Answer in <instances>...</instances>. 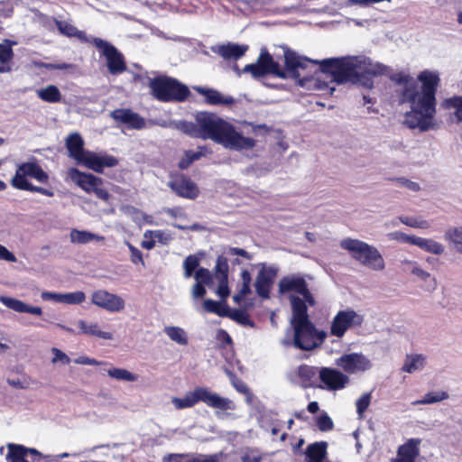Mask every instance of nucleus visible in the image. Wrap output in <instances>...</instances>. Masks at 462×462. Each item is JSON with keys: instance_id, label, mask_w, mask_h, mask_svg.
<instances>
[{"instance_id": "1", "label": "nucleus", "mask_w": 462, "mask_h": 462, "mask_svg": "<svg viewBox=\"0 0 462 462\" xmlns=\"http://www.w3.org/2000/svg\"><path fill=\"white\" fill-rule=\"evenodd\" d=\"M284 62L285 69H282L267 50L263 48L256 62L245 65L242 71L250 73L254 79L272 74L282 79H298L299 85L302 87L322 88L319 83V79L310 76V65L319 64L318 60L303 58L292 51L285 50ZM319 65L321 72L329 74L337 83L351 81L368 88L372 83L367 76L382 75L387 70L384 65L373 62L365 56L326 59L321 60Z\"/></svg>"}, {"instance_id": "2", "label": "nucleus", "mask_w": 462, "mask_h": 462, "mask_svg": "<svg viewBox=\"0 0 462 462\" xmlns=\"http://www.w3.org/2000/svg\"><path fill=\"white\" fill-rule=\"evenodd\" d=\"M419 80L421 85L407 76L400 78V82L404 83L402 101L410 103L411 106V111L405 116V124L410 128L428 131L434 127L435 91L439 77L436 73L426 70L419 75Z\"/></svg>"}, {"instance_id": "3", "label": "nucleus", "mask_w": 462, "mask_h": 462, "mask_svg": "<svg viewBox=\"0 0 462 462\" xmlns=\"http://www.w3.org/2000/svg\"><path fill=\"white\" fill-rule=\"evenodd\" d=\"M183 129L192 136L211 139L227 149H251L255 144L254 139L243 136L230 123L208 112L198 113L196 125L185 123Z\"/></svg>"}, {"instance_id": "4", "label": "nucleus", "mask_w": 462, "mask_h": 462, "mask_svg": "<svg viewBox=\"0 0 462 462\" xmlns=\"http://www.w3.org/2000/svg\"><path fill=\"white\" fill-rule=\"evenodd\" d=\"M291 304L293 337L291 340H282V344L284 346L291 345L304 351H310L321 346L328 334L324 330H319L310 320L305 302L298 297L291 296Z\"/></svg>"}, {"instance_id": "5", "label": "nucleus", "mask_w": 462, "mask_h": 462, "mask_svg": "<svg viewBox=\"0 0 462 462\" xmlns=\"http://www.w3.org/2000/svg\"><path fill=\"white\" fill-rule=\"evenodd\" d=\"M340 246L361 265L375 272H383L385 269V261L375 246L353 238L343 239Z\"/></svg>"}, {"instance_id": "6", "label": "nucleus", "mask_w": 462, "mask_h": 462, "mask_svg": "<svg viewBox=\"0 0 462 462\" xmlns=\"http://www.w3.org/2000/svg\"><path fill=\"white\" fill-rule=\"evenodd\" d=\"M199 402L219 411H228L236 408L232 400L221 397L206 387H196L192 392H188L183 397L171 398V403L177 410L191 408Z\"/></svg>"}, {"instance_id": "7", "label": "nucleus", "mask_w": 462, "mask_h": 462, "mask_svg": "<svg viewBox=\"0 0 462 462\" xmlns=\"http://www.w3.org/2000/svg\"><path fill=\"white\" fill-rule=\"evenodd\" d=\"M150 87L153 96L164 102L183 101L189 94L186 86L171 78L154 79Z\"/></svg>"}, {"instance_id": "8", "label": "nucleus", "mask_w": 462, "mask_h": 462, "mask_svg": "<svg viewBox=\"0 0 462 462\" xmlns=\"http://www.w3.org/2000/svg\"><path fill=\"white\" fill-rule=\"evenodd\" d=\"M279 290L282 293H290V298L295 296L305 302V305H315V300L308 289V285L303 277L300 275H290L281 279Z\"/></svg>"}, {"instance_id": "9", "label": "nucleus", "mask_w": 462, "mask_h": 462, "mask_svg": "<svg viewBox=\"0 0 462 462\" xmlns=\"http://www.w3.org/2000/svg\"><path fill=\"white\" fill-rule=\"evenodd\" d=\"M69 178L83 190L88 193H94L97 198L107 200L109 194L101 186L103 181L100 178L91 174L80 171L76 168H71L69 171Z\"/></svg>"}, {"instance_id": "10", "label": "nucleus", "mask_w": 462, "mask_h": 462, "mask_svg": "<svg viewBox=\"0 0 462 462\" xmlns=\"http://www.w3.org/2000/svg\"><path fill=\"white\" fill-rule=\"evenodd\" d=\"M363 322V315L354 310H340L332 319L330 334L341 338L348 329L360 327Z\"/></svg>"}, {"instance_id": "11", "label": "nucleus", "mask_w": 462, "mask_h": 462, "mask_svg": "<svg viewBox=\"0 0 462 462\" xmlns=\"http://www.w3.org/2000/svg\"><path fill=\"white\" fill-rule=\"evenodd\" d=\"M26 177L32 178L41 183L49 182V175L42 170L35 158L18 165L14 176L11 180L12 186L19 184V181L27 180Z\"/></svg>"}, {"instance_id": "12", "label": "nucleus", "mask_w": 462, "mask_h": 462, "mask_svg": "<svg viewBox=\"0 0 462 462\" xmlns=\"http://www.w3.org/2000/svg\"><path fill=\"white\" fill-rule=\"evenodd\" d=\"M7 448V462H47L48 457L43 456L35 448L14 443H9Z\"/></svg>"}, {"instance_id": "13", "label": "nucleus", "mask_w": 462, "mask_h": 462, "mask_svg": "<svg viewBox=\"0 0 462 462\" xmlns=\"http://www.w3.org/2000/svg\"><path fill=\"white\" fill-rule=\"evenodd\" d=\"M168 186L178 196L189 199H196L199 193L197 184L183 174L171 175Z\"/></svg>"}, {"instance_id": "14", "label": "nucleus", "mask_w": 462, "mask_h": 462, "mask_svg": "<svg viewBox=\"0 0 462 462\" xmlns=\"http://www.w3.org/2000/svg\"><path fill=\"white\" fill-rule=\"evenodd\" d=\"M336 364L348 374L364 372L371 368L370 360L362 354H345L337 359Z\"/></svg>"}, {"instance_id": "15", "label": "nucleus", "mask_w": 462, "mask_h": 462, "mask_svg": "<svg viewBox=\"0 0 462 462\" xmlns=\"http://www.w3.org/2000/svg\"><path fill=\"white\" fill-rule=\"evenodd\" d=\"M77 164L90 169L96 172H102L105 167L116 165V158L112 156L99 155L94 152L87 151L77 162Z\"/></svg>"}, {"instance_id": "16", "label": "nucleus", "mask_w": 462, "mask_h": 462, "mask_svg": "<svg viewBox=\"0 0 462 462\" xmlns=\"http://www.w3.org/2000/svg\"><path fill=\"white\" fill-rule=\"evenodd\" d=\"M320 381L328 390L336 391L343 389L349 382L347 375L338 370L323 367L319 371Z\"/></svg>"}, {"instance_id": "17", "label": "nucleus", "mask_w": 462, "mask_h": 462, "mask_svg": "<svg viewBox=\"0 0 462 462\" xmlns=\"http://www.w3.org/2000/svg\"><path fill=\"white\" fill-rule=\"evenodd\" d=\"M277 275V268L263 266L259 272L254 287L259 296L268 298L272 284Z\"/></svg>"}, {"instance_id": "18", "label": "nucleus", "mask_w": 462, "mask_h": 462, "mask_svg": "<svg viewBox=\"0 0 462 462\" xmlns=\"http://www.w3.org/2000/svg\"><path fill=\"white\" fill-rule=\"evenodd\" d=\"M318 368L307 365H301L290 375L291 381L303 388L310 387L314 384Z\"/></svg>"}, {"instance_id": "19", "label": "nucleus", "mask_w": 462, "mask_h": 462, "mask_svg": "<svg viewBox=\"0 0 462 462\" xmlns=\"http://www.w3.org/2000/svg\"><path fill=\"white\" fill-rule=\"evenodd\" d=\"M65 145L68 150L69 157L77 162L87 152L84 149V140L79 133L69 134L66 140Z\"/></svg>"}, {"instance_id": "20", "label": "nucleus", "mask_w": 462, "mask_h": 462, "mask_svg": "<svg viewBox=\"0 0 462 462\" xmlns=\"http://www.w3.org/2000/svg\"><path fill=\"white\" fill-rule=\"evenodd\" d=\"M248 47L247 45H239L235 43H227L225 45H217L212 48L215 53L226 60H237L245 55Z\"/></svg>"}, {"instance_id": "21", "label": "nucleus", "mask_w": 462, "mask_h": 462, "mask_svg": "<svg viewBox=\"0 0 462 462\" xmlns=\"http://www.w3.org/2000/svg\"><path fill=\"white\" fill-rule=\"evenodd\" d=\"M14 41L5 39L0 43V73H7L12 70V60L14 53L13 51Z\"/></svg>"}, {"instance_id": "22", "label": "nucleus", "mask_w": 462, "mask_h": 462, "mask_svg": "<svg viewBox=\"0 0 462 462\" xmlns=\"http://www.w3.org/2000/svg\"><path fill=\"white\" fill-rule=\"evenodd\" d=\"M125 125L128 128L142 129L144 120L136 113L127 109H117V123Z\"/></svg>"}, {"instance_id": "23", "label": "nucleus", "mask_w": 462, "mask_h": 462, "mask_svg": "<svg viewBox=\"0 0 462 462\" xmlns=\"http://www.w3.org/2000/svg\"><path fill=\"white\" fill-rule=\"evenodd\" d=\"M93 42L106 59L109 72L116 74V47L99 38H93Z\"/></svg>"}, {"instance_id": "24", "label": "nucleus", "mask_w": 462, "mask_h": 462, "mask_svg": "<svg viewBox=\"0 0 462 462\" xmlns=\"http://www.w3.org/2000/svg\"><path fill=\"white\" fill-rule=\"evenodd\" d=\"M426 365V356L421 354H411L405 357L402 370L408 374L420 371Z\"/></svg>"}, {"instance_id": "25", "label": "nucleus", "mask_w": 462, "mask_h": 462, "mask_svg": "<svg viewBox=\"0 0 462 462\" xmlns=\"http://www.w3.org/2000/svg\"><path fill=\"white\" fill-rule=\"evenodd\" d=\"M198 91L205 97L206 101L210 105H231L234 103L232 97L223 96L215 89L198 88Z\"/></svg>"}, {"instance_id": "26", "label": "nucleus", "mask_w": 462, "mask_h": 462, "mask_svg": "<svg viewBox=\"0 0 462 462\" xmlns=\"http://www.w3.org/2000/svg\"><path fill=\"white\" fill-rule=\"evenodd\" d=\"M444 239L456 252L462 254V226L448 228Z\"/></svg>"}, {"instance_id": "27", "label": "nucleus", "mask_w": 462, "mask_h": 462, "mask_svg": "<svg viewBox=\"0 0 462 462\" xmlns=\"http://www.w3.org/2000/svg\"><path fill=\"white\" fill-rule=\"evenodd\" d=\"M414 245H417L420 249L436 255H440L445 252V246L441 243L437 242L431 238L416 236Z\"/></svg>"}, {"instance_id": "28", "label": "nucleus", "mask_w": 462, "mask_h": 462, "mask_svg": "<svg viewBox=\"0 0 462 462\" xmlns=\"http://www.w3.org/2000/svg\"><path fill=\"white\" fill-rule=\"evenodd\" d=\"M449 395L447 392L442 390L430 391L426 393L421 399L416 400L411 402V405H429L441 402L445 400H448Z\"/></svg>"}, {"instance_id": "29", "label": "nucleus", "mask_w": 462, "mask_h": 462, "mask_svg": "<svg viewBox=\"0 0 462 462\" xmlns=\"http://www.w3.org/2000/svg\"><path fill=\"white\" fill-rule=\"evenodd\" d=\"M421 439H410L398 448L397 452L402 457H409L410 458L415 460L420 454L419 447Z\"/></svg>"}, {"instance_id": "30", "label": "nucleus", "mask_w": 462, "mask_h": 462, "mask_svg": "<svg viewBox=\"0 0 462 462\" xmlns=\"http://www.w3.org/2000/svg\"><path fill=\"white\" fill-rule=\"evenodd\" d=\"M165 335L180 346H187L189 343L187 332L180 327L166 326L163 328Z\"/></svg>"}, {"instance_id": "31", "label": "nucleus", "mask_w": 462, "mask_h": 462, "mask_svg": "<svg viewBox=\"0 0 462 462\" xmlns=\"http://www.w3.org/2000/svg\"><path fill=\"white\" fill-rule=\"evenodd\" d=\"M306 454L310 458L309 462H322L327 454V443L316 442L310 445L307 448Z\"/></svg>"}, {"instance_id": "32", "label": "nucleus", "mask_w": 462, "mask_h": 462, "mask_svg": "<svg viewBox=\"0 0 462 462\" xmlns=\"http://www.w3.org/2000/svg\"><path fill=\"white\" fill-rule=\"evenodd\" d=\"M37 96L40 99L48 103H58L61 99V93L55 85H49L37 90Z\"/></svg>"}, {"instance_id": "33", "label": "nucleus", "mask_w": 462, "mask_h": 462, "mask_svg": "<svg viewBox=\"0 0 462 462\" xmlns=\"http://www.w3.org/2000/svg\"><path fill=\"white\" fill-rule=\"evenodd\" d=\"M399 221L412 228L428 229L431 226L430 220L420 216H400Z\"/></svg>"}, {"instance_id": "34", "label": "nucleus", "mask_w": 462, "mask_h": 462, "mask_svg": "<svg viewBox=\"0 0 462 462\" xmlns=\"http://www.w3.org/2000/svg\"><path fill=\"white\" fill-rule=\"evenodd\" d=\"M115 295L105 291H97L92 295V302L97 306L112 310L115 309Z\"/></svg>"}, {"instance_id": "35", "label": "nucleus", "mask_w": 462, "mask_h": 462, "mask_svg": "<svg viewBox=\"0 0 462 462\" xmlns=\"http://www.w3.org/2000/svg\"><path fill=\"white\" fill-rule=\"evenodd\" d=\"M401 263L404 272H410L422 281H426L430 276V273L423 270L415 261L404 259Z\"/></svg>"}, {"instance_id": "36", "label": "nucleus", "mask_w": 462, "mask_h": 462, "mask_svg": "<svg viewBox=\"0 0 462 462\" xmlns=\"http://www.w3.org/2000/svg\"><path fill=\"white\" fill-rule=\"evenodd\" d=\"M79 328L81 329L82 333L91 335V336H97L98 337L102 338H111L112 336L108 332H104L98 329V326L96 323H87L83 320H80L79 322Z\"/></svg>"}, {"instance_id": "37", "label": "nucleus", "mask_w": 462, "mask_h": 462, "mask_svg": "<svg viewBox=\"0 0 462 462\" xmlns=\"http://www.w3.org/2000/svg\"><path fill=\"white\" fill-rule=\"evenodd\" d=\"M443 106L453 110L457 121L462 122V97H453L443 102Z\"/></svg>"}, {"instance_id": "38", "label": "nucleus", "mask_w": 462, "mask_h": 462, "mask_svg": "<svg viewBox=\"0 0 462 462\" xmlns=\"http://www.w3.org/2000/svg\"><path fill=\"white\" fill-rule=\"evenodd\" d=\"M0 301L5 306H6L7 308H9L16 312L24 313L26 310L25 309H26L27 304L20 300L11 298V297L3 296L0 298Z\"/></svg>"}, {"instance_id": "39", "label": "nucleus", "mask_w": 462, "mask_h": 462, "mask_svg": "<svg viewBox=\"0 0 462 462\" xmlns=\"http://www.w3.org/2000/svg\"><path fill=\"white\" fill-rule=\"evenodd\" d=\"M122 213H124L126 216H130L134 221H135L138 224H141L143 222H150L149 218L150 217L146 216L143 212L132 208V207H123L121 208Z\"/></svg>"}, {"instance_id": "40", "label": "nucleus", "mask_w": 462, "mask_h": 462, "mask_svg": "<svg viewBox=\"0 0 462 462\" xmlns=\"http://www.w3.org/2000/svg\"><path fill=\"white\" fill-rule=\"evenodd\" d=\"M228 263L227 259L224 256H218L215 266L217 279H227L228 275Z\"/></svg>"}, {"instance_id": "41", "label": "nucleus", "mask_w": 462, "mask_h": 462, "mask_svg": "<svg viewBox=\"0 0 462 462\" xmlns=\"http://www.w3.org/2000/svg\"><path fill=\"white\" fill-rule=\"evenodd\" d=\"M145 237L154 238L155 243L159 242L162 245H167L171 239V236L162 230H147L144 232Z\"/></svg>"}, {"instance_id": "42", "label": "nucleus", "mask_w": 462, "mask_h": 462, "mask_svg": "<svg viewBox=\"0 0 462 462\" xmlns=\"http://www.w3.org/2000/svg\"><path fill=\"white\" fill-rule=\"evenodd\" d=\"M94 238V235L90 232L87 231H79V230H72L70 233V239L71 242L77 243V244H87L90 241H92Z\"/></svg>"}, {"instance_id": "43", "label": "nucleus", "mask_w": 462, "mask_h": 462, "mask_svg": "<svg viewBox=\"0 0 462 462\" xmlns=\"http://www.w3.org/2000/svg\"><path fill=\"white\" fill-rule=\"evenodd\" d=\"M199 258L195 255H189L183 263L184 267V276L186 278H189L192 275V273L195 271V269L199 266Z\"/></svg>"}, {"instance_id": "44", "label": "nucleus", "mask_w": 462, "mask_h": 462, "mask_svg": "<svg viewBox=\"0 0 462 462\" xmlns=\"http://www.w3.org/2000/svg\"><path fill=\"white\" fill-rule=\"evenodd\" d=\"M86 299L85 293L83 291H75L64 293L63 296V303L67 304H80Z\"/></svg>"}, {"instance_id": "45", "label": "nucleus", "mask_w": 462, "mask_h": 462, "mask_svg": "<svg viewBox=\"0 0 462 462\" xmlns=\"http://www.w3.org/2000/svg\"><path fill=\"white\" fill-rule=\"evenodd\" d=\"M59 29L62 33L66 35H78L81 40L89 42V40L87 38L83 32L79 31L78 33H76V28L70 24L59 23Z\"/></svg>"}, {"instance_id": "46", "label": "nucleus", "mask_w": 462, "mask_h": 462, "mask_svg": "<svg viewBox=\"0 0 462 462\" xmlns=\"http://www.w3.org/2000/svg\"><path fill=\"white\" fill-rule=\"evenodd\" d=\"M203 308L208 312L216 313L219 316L225 315V310L222 309L220 303L213 300H205L203 302Z\"/></svg>"}, {"instance_id": "47", "label": "nucleus", "mask_w": 462, "mask_h": 462, "mask_svg": "<svg viewBox=\"0 0 462 462\" xmlns=\"http://www.w3.org/2000/svg\"><path fill=\"white\" fill-rule=\"evenodd\" d=\"M387 236L391 240H395V241H399V242H402V243H408V244H411V245H414L415 238H416V236H409L401 231H395V232L389 233V234H387Z\"/></svg>"}, {"instance_id": "48", "label": "nucleus", "mask_w": 462, "mask_h": 462, "mask_svg": "<svg viewBox=\"0 0 462 462\" xmlns=\"http://www.w3.org/2000/svg\"><path fill=\"white\" fill-rule=\"evenodd\" d=\"M371 402V393H365L356 401V411L359 417L363 416L365 411L368 408Z\"/></svg>"}, {"instance_id": "49", "label": "nucleus", "mask_w": 462, "mask_h": 462, "mask_svg": "<svg viewBox=\"0 0 462 462\" xmlns=\"http://www.w3.org/2000/svg\"><path fill=\"white\" fill-rule=\"evenodd\" d=\"M241 281L242 284L239 290V293L244 296H246L251 292L250 283H251V275L247 270H244L241 273Z\"/></svg>"}, {"instance_id": "50", "label": "nucleus", "mask_w": 462, "mask_h": 462, "mask_svg": "<svg viewBox=\"0 0 462 462\" xmlns=\"http://www.w3.org/2000/svg\"><path fill=\"white\" fill-rule=\"evenodd\" d=\"M317 424H318L319 429L321 431L331 430L333 429V426H334V423H333L331 418L328 414H326V413L321 414L318 418Z\"/></svg>"}, {"instance_id": "51", "label": "nucleus", "mask_w": 462, "mask_h": 462, "mask_svg": "<svg viewBox=\"0 0 462 462\" xmlns=\"http://www.w3.org/2000/svg\"><path fill=\"white\" fill-rule=\"evenodd\" d=\"M194 278L197 282L202 284H208L211 282V274L206 268H199L194 274Z\"/></svg>"}, {"instance_id": "52", "label": "nucleus", "mask_w": 462, "mask_h": 462, "mask_svg": "<svg viewBox=\"0 0 462 462\" xmlns=\"http://www.w3.org/2000/svg\"><path fill=\"white\" fill-rule=\"evenodd\" d=\"M51 352L54 355L52 363H57L59 361L63 365H69L70 363V358L59 348L53 347Z\"/></svg>"}, {"instance_id": "53", "label": "nucleus", "mask_w": 462, "mask_h": 462, "mask_svg": "<svg viewBox=\"0 0 462 462\" xmlns=\"http://www.w3.org/2000/svg\"><path fill=\"white\" fill-rule=\"evenodd\" d=\"M225 254L227 255H238L246 260L252 259V254L242 248L228 247L225 250Z\"/></svg>"}, {"instance_id": "54", "label": "nucleus", "mask_w": 462, "mask_h": 462, "mask_svg": "<svg viewBox=\"0 0 462 462\" xmlns=\"http://www.w3.org/2000/svg\"><path fill=\"white\" fill-rule=\"evenodd\" d=\"M217 280H218V286L217 289V294L220 298L226 299L229 296L227 279H217Z\"/></svg>"}, {"instance_id": "55", "label": "nucleus", "mask_w": 462, "mask_h": 462, "mask_svg": "<svg viewBox=\"0 0 462 462\" xmlns=\"http://www.w3.org/2000/svg\"><path fill=\"white\" fill-rule=\"evenodd\" d=\"M14 188H15L17 189H21V190H27V191H31V192L39 193L41 187L35 186V185L32 184L31 182H29L28 180H22V181H19L18 185L14 186Z\"/></svg>"}, {"instance_id": "56", "label": "nucleus", "mask_w": 462, "mask_h": 462, "mask_svg": "<svg viewBox=\"0 0 462 462\" xmlns=\"http://www.w3.org/2000/svg\"><path fill=\"white\" fill-rule=\"evenodd\" d=\"M138 376L127 370L117 369V380H124L126 382H134Z\"/></svg>"}, {"instance_id": "57", "label": "nucleus", "mask_w": 462, "mask_h": 462, "mask_svg": "<svg viewBox=\"0 0 462 462\" xmlns=\"http://www.w3.org/2000/svg\"><path fill=\"white\" fill-rule=\"evenodd\" d=\"M398 183L400 186L402 187H404L411 191H418L420 190V187L419 185V183L415 182V181H412V180H410L408 179H405V178H401V179H398Z\"/></svg>"}, {"instance_id": "58", "label": "nucleus", "mask_w": 462, "mask_h": 462, "mask_svg": "<svg viewBox=\"0 0 462 462\" xmlns=\"http://www.w3.org/2000/svg\"><path fill=\"white\" fill-rule=\"evenodd\" d=\"M0 260H5L7 262L14 263V262H16V257L5 246L0 245Z\"/></svg>"}, {"instance_id": "59", "label": "nucleus", "mask_w": 462, "mask_h": 462, "mask_svg": "<svg viewBox=\"0 0 462 462\" xmlns=\"http://www.w3.org/2000/svg\"><path fill=\"white\" fill-rule=\"evenodd\" d=\"M7 383L16 389H26L30 384L27 378H24L23 381L20 379H7Z\"/></svg>"}, {"instance_id": "60", "label": "nucleus", "mask_w": 462, "mask_h": 462, "mask_svg": "<svg viewBox=\"0 0 462 462\" xmlns=\"http://www.w3.org/2000/svg\"><path fill=\"white\" fill-rule=\"evenodd\" d=\"M129 249L131 251V260L134 263L137 264V263H141L143 265V255H142V253L134 248V246L132 245H129Z\"/></svg>"}, {"instance_id": "61", "label": "nucleus", "mask_w": 462, "mask_h": 462, "mask_svg": "<svg viewBox=\"0 0 462 462\" xmlns=\"http://www.w3.org/2000/svg\"><path fill=\"white\" fill-rule=\"evenodd\" d=\"M192 296L194 299L201 298L206 294L204 284L196 282L192 287Z\"/></svg>"}, {"instance_id": "62", "label": "nucleus", "mask_w": 462, "mask_h": 462, "mask_svg": "<svg viewBox=\"0 0 462 462\" xmlns=\"http://www.w3.org/2000/svg\"><path fill=\"white\" fill-rule=\"evenodd\" d=\"M260 459L259 454L253 451L245 453L242 457L243 462H260Z\"/></svg>"}, {"instance_id": "63", "label": "nucleus", "mask_w": 462, "mask_h": 462, "mask_svg": "<svg viewBox=\"0 0 462 462\" xmlns=\"http://www.w3.org/2000/svg\"><path fill=\"white\" fill-rule=\"evenodd\" d=\"M63 296L64 293H53V292H44L42 293L43 299H51L58 302L63 303Z\"/></svg>"}, {"instance_id": "64", "label": "nucleus", "mask_w": 462, "mask_h": 462, "mask_svg": "<svg viewBox=\"0 0 462 462\" xmlns=\"http://www.w3.org/2000/svg\"><path fill=\"white\" fill-rule=\"evenodd\" d=\"M142 246L147 250H151L155 246L154 238L145 237L143 236V240L142 241Z\"/></svg>"}]
</instances>
